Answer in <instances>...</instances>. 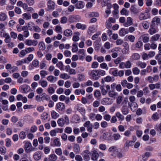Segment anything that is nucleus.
I'll use <instances>...</instances> for the list:
<instances>
[{"instance_id": "nucleus-1", "label": "nucleus", "mask_w": 161, "mask_h": 161, "mask_svg": "<svg viewBox=\"0 0 161 161\" xmlns=\"http://www.w3.org/2000/svg\"><path fill=\"white\" fill-rule=\"evenodd\" d=\"M89 75L92 77V78L94 80H97L100 77L98 75V70L93 69L88 73Z\"/></svg>"}, {"instance_id": "nucleus-2", "label": "nucleus", "mask_w": 161, "mask_h": 161, "mask_svg": "<svg viewBox=\"0 0 161 161\" xmlns=\"http://www.w3.org/2000/svg\"><path fill=\"white\" fill-rule=\"evenodd\" d=\"M80 20V17L79 15H70L69 16L68 20L69 22L74 23L79 21Z\"/></svg>"}, {"instance_id": "nucleus-3", "label": "nucleus", "mask_w": 161, "mask_h": 161, "mask_svg": "<svg viewBox=\"0 0 161 161\" xmlns=\"http://www.w3.org/2000/svg\"><path fill=\"white\" fill-rule=\"evenodd\" d=\"M25 151L28 153L34 151L35 148L32 147L31 144L30 142H27L25 145Z\"/></svg>"}, {"instance_id": "nucleus-4", "label": "nucleus", "mask_w": 161, "mask_h": 161, "mask_svg": "<svg viewBox=\"0 0 161 161\" xmlns=\"http://www.w3.org/2000/svg\"><path fill=\"white\" fill-rule=\"evenodd\" d=\"M25 44L29 46H36L38 44V42L36 40L27 39L26 40L25 42Z\"/></svg>"}, {"instance_id": "nucleus-5", "label": "nucleus", "mask_w": 161, "mask_h": 161, "mask_svg": "<svg viewBox=\"0 0 161 161\" xmlns=\"http://www.w3.org/2000/svg\"><path fill=\"white\" fill-rule=\"evenodd\" d=\"M150 15L147 12L141 13L139 16V19L141 20L146 19L149 18Z\"/></svg>"}, {"instance_id": "nucleus-6", "label": "nucleus", "mask_w": 161, "mask_h": 161, "mask_svg": "<svg viewBox=\"0 0 161 161\" xmlns=\"http://www.w3.org/2000/svg\"><path fill=\"white\" fill-rule=\"evenodd\" d=\"M112 99L108 97L103 98L101 101V103L104 105H109L112 103Z\"/></svg>"}, {"instance_id": "nucleus-7", "label": "nucleus", "mask_w": 161, "mask_h": 161, "mask_svg": "<svg viewBox=\"0 0 161 161\" xmlns=\"http://www.w3.org/2000/svg\"><path fill=\"white\" fill-rule=\"evenodd\" d=\"M83 125L85 127H86L87 130L88 132H91L92 131L93 125L92 124L90 123V122L89 121H87Z\"/></svg>"}, {"instance_id": "nucleus-8", "label": "nucleus", "mask_w": 161, "mask_h": 161, "mask_svg": "<svg viewBox=\"0 0 161 161\" xmlns=\"http://www.w3.org/2000/svg\"><path fill=\"white\" fill-rule=\"evenodd\" d=\"M84 160L86 161H88L90 159V152L88 150H85L83 152Z\"/></svg>"}, {"instance_id": "nucleus-9", "label": "nucleus", "mask_w": 161, "mask_h": 161, "mask_svg": "<svg viewBox=\"0 0 161 161\" xmlns=\"http://www.w3.org/2000/svg\"><path fill=\"white\" fill-rule=\"evenodd\" d=\"M133 24V20L130 17H128L127 18L126 21L124 23V25L126 27H128Z\"/></svg>"}, {"instance_id": "nucleus-10", "label": "nucleus", "mask_w": 161, "mask_h": 161, "mask_svg": "<svg viewBox=\"0 0 161 161\" xmlns=\"http://www.w3.org/2000/svg\"><path fill=\"white\" fill-rule=\"evenodd\" d=\"M140 38L144 42L146 43L149 41V37L148 34H144L141 36Z\"/></svg>"}, {"instance_id": "nucleus-11", "label": "nucleus", "mask_w": 161, "mask_h": 161, "mask_svg": "<svg viewBox=\"0 0 161 161\" xmlns=\"http://www.w3.org/2000/svg\"><path fill=\"white\" fill-rule=\"evenodd\" d=\"M43 96L40 97L38 95H36V100L37 102H40L42 100H44L46 99L47 100V95L45 93H43L42 94Z\"/></svg>"}, {"instance_id": "nucleus-12", "label": "nucleus", "mask_w": 161, "mask_h": 161, "mask_svg": "<svg viewBox=\"0 0 161 161\" xmlns=\"http://www.w3.org/2000/svg\"><path fill=\"white\" fill-rule=\"evenodd\" d=\"M61 145V143L58 138H56L53 141V143L51 146H56L59 147Z\"/></svg>"}, {"instance_id": "nucleus-13", "label": "nucleus", "mask_w": 161, "mask_h": 161, "mask_svg": "<svg viewBox=\"0 0 161 161\" xmlns=\"http://www.w3.org/2000/svg\"><path fill=\"white\" fill-rule=\"evenodd\" d=\"M57 109L59 111H62L65 108V105L64 103L59 102L56 105Z\"/></svg>"}, {"instance_id": "nucleus-14", "label": "nucleus", "mask_w": 161, "mask_h": 161, "mask_svg": "<svg viewBox=\"0 0 161 161\" xmlns=\"http://www.w3.org/2000/svg\"><path fill=\"white\" fill-rule=\"evenodd\" d=\"M121 111L123 114L125 115L127 114L129 112V109L126 105H124L122 106Z\"/></svg>"}, {"instance_id": "nucleus-15", "label": "nucleus", "mask_w": 161, "mask_h": 161, "mask_svg": "<svg viewBox=\"0 0 161 161\" xmlns=\"http://www.w3.org/2000/svg\"><path fill=\"white\" fill-rule=\"evenodd\" d=\"M42 157V153L40 152H37L35 153L33 157L34 159L36 160H38L41 159Z\"/></svg>"}, {"instance_id": "nucleus-16", "label": "nucleus", "mask_w": 161, "mask_h": 161, "mask_svg": "<svg viewBox=\"0 0 161 161\" xmlns=\"http://www.w3.org/2000/svg\"><path fill=\"white\" fill-rule=\"evenodd\" d=\"M73 149L75 153H78L80 150L79 145L77 144H74L73 145Z\"/></svg>"}, {"instance_id": "nucleus-17", "label": "nucleus", "mask_w": 161, "mask_h": 161, "mask_svg": "<svg viewBox=\"0 0 161 161\" xmlns=\"http://www.w3.org/2000/svg\"><path fill=\"white\" fill-rule=\"evenodd\" d=\"M48 8L49 10H53L54 9V3L51 0L48 1L47 3Z\"/></svg>"}, {"instance_id": "nucleus-18", "label": "nucleus", "mask_w": 161, "mask_h": 161, "mask_svg": "<svg viewBox=\"0 0 161 161\" xmlns=\"http://www.w3.org/2000/svg\"><path fill=\"white\" fill-rule=\"evenodd\" d=\"M99 154L96 151H93L92 153L91 158L93 160H97L98 158Z\"/></svg>"}, {"instance_id": "nucleus-19", "label": "nucleus", "mask_w": 161, "mask_h": 161, "mask_svg": "<svg viewBox=\"0 0 161 161\" xmlns=\"http://www.w3.org/2000/svg\"><path fill=\"white\" fill-rule=\"evenodd\" d=\"M128 31L125 29L122 28L119 31V34L121 36H124L126 34H128Z\"/></svg>"}, {"instance_id": "nucleus-20", "label": "nucleus", "mask_w": 161, "mask_h": 161, "mask_svg": "<svg viewBox=\"0 0 161 161\" xmlns=\"http://www.w3.org/2000/svg\"><path fill=\"white\" fill-rule=\"evenodd\" d=\"M38 47L41 50H44L46 49V46L43 42H41L39 43Z\"/></svg>"}, {"instance_id": "nucleus-21", "label": "nucleus", "mask_w": 161, "mask_h": 161, "mask_svg": "<svg viewBox=\"0 0 161 161\" xmlns=\"http://www.w3.org/2000/svg\"><path fill=\"white\" fill-rule=\"evenodd\" d=\"M160 35L158 34H156L153 36L151 38L150 42H152L154 41H157L159 38Z\"/></svg>"}, {"instance_id": "nucleus-22", "label": "nucleus", "mask_w": 161, "mask_h": 161, "mask_svg": "<svg viewBox=\"0 0 161 161\" xmlns=\"http://www.w3.org/2000/svg\"><path fill=\"white\" fill-rule=\"evenodd\" d=\"M134 142L132 141H127L124 145L125 148L128 149V147L133 145Z\"/></svg>"}, {"instance_id": "nucleus-23", "label": "nucleus", "mask_w": 161, "mask_h": 161, "mask_svg": "<svg viewBox=\"0 0 161 161\" xmlns=\"http://www.w3.org/2000/svg\"><path fill=\"white\" fill-rule=\"evenodd\" d=\"M130 9L131 12L134 14H136L139 13L138 10L134 5H132Z\"/></svg>"}, {"instance_id": "nucleus-24", "label": "nucleus", "mask_w": 161, "mask_h": 161, "mask_svg": "<svg viewBox=\"0 0 161 161\" xmlns=\"http://www.w3.org/2000/svg\"><path fill=\"white\" fill-rule=\"evenodd\" d=\"M115 115L119 120L123 121L124 119V117L123 115L119 112H117L115 114Z\"/></svg>"}, {"instance_id": "nucleus-25", "label": "nucleus", "mask_w": 161, "mask_h": 161, "mask_svg": "<svg viewBox=\"0 0 161 161\" xmlns=\"http://www.w3.org/2000/svg\"><path fill=\"white\" fill-rule=\"evenodd\" d=\"M39 83L42 87L44 88L47 87V82L44 80H40L39 82Z\"/></svg>"}, {"instance_id": "nucleus-26", "label": "nucleus", "mask_w": 161, "mask_h": 161, "mask_svg": "<svg viewBox=\"0 0 161 161\" xmlns=\"http://www.w3.org/2000/svg\"><path fill=\"white\" fill-rule=\"evenodd\" d=\"M64 35L67 36H69L72 35V32L70 29H67L64 32Z\"/></svg>"}, {"instance_id": "nucleus-27", "label": "nucleus", "mask_w": 161, "mask_h": 161, "mask_svg": "<svg viewBox=\"0 0 161 161\" xmlns=\"http://www.w3.org/2000/svg\"><path fill=\"white\" fill-rule=\"evenodd\" d=\"M84 7L83 2L81 1H79L76 4V7L78 9H82Z\"/></svg>"}, {"instance_id": "nucleus-28", "label": "nucleus", "mask_w": 161, "mask_h": 161, "mask_svg": "<svg viewBox=\"0 0 161 161\" xmlns=\"http://www.w3.org/2000/svg\"><path fill=\"white\" fill-rule=\"evenodd\" d=\"M51 115L52 118L53 119H56L59 116V114L54 110L52 111Z\"/></svg>"}, {"instance_id": "nucleus-29", "label": "nucleus", "mask_w": 161, "mask_h": 161, "mask_svg": "<svg viewBox=\"0 0 161 161\" xmlns=\"http://www.w3.org/2000/svg\"><path fill=\"white\" fill-rule=\"evenodd\" d=\"M76 28L79 29H81L82 30H85L86 29V26L85 25H82L80 23H77L76 25Z\"/></svg>"}, {"instance_id": "nucleus-30", "label": "nucleus", "mask_w": 161, "mask_h": 161, "mask_svg": "<svg viewBox=\"0 0 161 161\" xmlns=\"http://www.w3.org/2000/svg\"><path fill=\"white\" fill-rule=\"evenodd\" d=\"M57 123L60 126L62 127L64 125L65 120L63 118H60L58 120Z\"/></svg>"}, {"instance_id": "nucleus-31", "label": "nucleus", "mask_w": 161, "mask_h": 161, "mask_svg": "<svg viewBox=\"0 0 161 161\" xmlns=\"http://www.w3.org/2000/svg\"><path fill=\"white\" fill-rule=\"evenodd\" d=\"M143 27L144 29H147L149 26L150 23L147 21H144L142 24Z\"/></svg>"}, {"instance_id": "nucleus-32", "label": "nucleus", "mask_w": 161, "mask_h": 161, "mask_svg": "<svg viewBox=\"0 0 161 161\" xmlns=\"http://www.w3.org/2000/svg\"><path fill=\"white\" fill-rule=\"evenodd\" d=\"M7 18V15L4 13L0 14V20L2 21L5 20Z\"/></svg>"}, {"instance_id": "nucleus-33", "label": "nucleus", "mask_w": 161, "mask_h": 161, "mask_svg": "<svg viewBox=\"0 0 161 161\" xmlns=\"http://www.w3.org/2000/svg\"><path fill=\"white\" fill-rule=\"evenodd\" d=\"M137 65L138 66L140 67L142 69L145 68L147 65L146 63L140 61L138 62L137 63Z\"/></svg>"}, {"instance_id": "nucleus-34", "label": "nucleus", "mask_w": 161, "mask_h": 161, "mask_svg": "<svg viewBox=\"0 0 161 161\" xmlns=\"http://www.w3.org/2000/svg\"><path fill=\"white\" fill-rule=\"evenodd\" d=\"M149 33L151 35H153L157 32L156 29L153 27L151 26L148 31Z\"/></svg>"}, {"instance_id": "nucleus-35", "label": "nucleus", "mask_w": 161, "mask_h": 161, "mask_svg": "<svg viewBox=\"0 0 161 161\" xmlns=\"http://www.w3.org/2000/svg\"><path fill=\"white\" fill-rule=\"evenodd\" d=\"M140 56L137 53H134L131 56L132 58L134 60H137L140 58Z\"/></svg>"}, {"instance_id": "nucleus-36", "label": "nucleus", "mask_w": 161, "mask_h": 161, "mask_svg": "<svg viewBox=\"0 0 161 161\" xmlns=\"http://www.w3.org/2000/svg\"><path fill=\"white\" fill-rule=\"evenodd\" d=\"M40 74L41 78L42 79L45 78V77L48 74L47 72L44 70L41 71Z\"/></svg>"}, {"instance_id": "nucleus-37", "label": "nucleus", "mask_w": 161, "mask_h": 161, "mask_svg": "<svg viewBox=\"0 0 161 161\" xmlns=\"http://www.w3.org/2000/svg\"><path fill=\"white\" fill-rule=\"evenodd\" d=\"M48 93L49 94H53L55 92V90L52 87L49 86L47 89Z\"/></svg>"}, {"instance_id": "nucleus-38", "label": "nucleus", "mask_w": 161, "mask_h": 161, "mask_svg": "<svg viewBox=\"0 0 161 161\" xmlns=\"http://www.w3.org/2000/svg\"><path fill=\"white\" fill-rule=\"evenodd\" d=\"M12 142L11 139L8 138L5 140V145L7 147H10L11 146Z\"/></svg>"}, {"instance_id": "nucleus-39", "label": "nucleus", "mask_w": 161, "mask_h": 161, "mask_svg": "<svg viewBox=\"0 0 161 161\" xmlns=\"http://www.w3.org/2000/svg\"><path fill=\"white\" fill-rule=\"evenodd\" d=\"M159 118V114L156 112L153 114L152 116V118L154 120H157Z\"/></svg>"}, {"instance_id": "nucleus-40", "label": "nucleus", "mask_w": 161, "mask_h": 161, "mask_svg": "<svg viewBox=\"0 0 161 161\" xmlns=\"http://www.w3.org/2000/svg\"><path fill=\"white\" fill-rule=\"evenodd\" d=\"M60 77L61 78L64 79H69L70 78V76L66 73H63L61 74L60 75Z\"/></svg>"}, {"instance_id": "nucleus-41", "label": "nucleus", "mask_w": 161, "mask_h": 161, "mask_svg": "<svg viewBox=\"0 0 161 161\" xmlns=\"http://www.w3.org/2000/svg\"><path fill=\"white\" fill-rule=\"evenodd\" d=\"M73 47L72 51L73 52H75L77 51L78 50L77 43H74L72 45Z\"/></svg>"}, {"instance_id": "nucleus-42", "label": "nucleus", "mask_w": 161, "mask_h": 161, "mask_svg": "<svg viewBox=\"0 0 161 161\" xmlns=\"http://www.w3.org/2000/svg\"><path fill=\"white\" fill-rule=\"evenodd\" d=\"M49 159L51 161H55L57 159V156L55 154H51L49 156Z\"/></svg>"}, {"instance_id": "nucleus-43", "label": "nucleus", "mask_w": 161, "mask_h": 161, "mask_svg": "<svg viewBox=\"0 0 161 161\" xmlns=\"http://www.w3.org/2000/svg\"><path fill=\"white\" fill-rule=\"evenodd\" d=\"M118 93L113 90L110 91L108 92L109 96L111 97H114L117 95Z\"/></svg>"}, {"instance_id": "nucleus-44", "label": "nucleus", "mask_w": 161, "mask_h": 161, "mask_svg": "<svg viewBox=\"0 0 161 161\" xmlns=\"http://www.w3.org/2000/svg\"><path fill=\"white\" fill-rule=\"evenodd\" d=\"M29 88V86H28L26 85H23L22 86V90L24 93H26L28 92V89Z\"/></svg>"}, {"instance_id": "nucleus-45", "label": "nucleus", "mask_w": 161, "mask_h": 161, "mask_svg": "<svg viewBox=\"0 0 161 161\" xmlns=\"http://www.w3.org/2000/svg\"><path fill=\"white\" fill-rule=\"evenodd\" d=\"M132 72L135 75H138L140 72L139 69L137 67H135L133 69Z\"/></svg>"}, {"instance_id": "nucleus-46", "label": "nucleus", "mask_w": 161, "mask_h": 161, "mask_svg": "<svg viewBox=\"0 0 161 161\" xmlns=\"http://www.w3.org/2000/svg\"><path fill=\"white\" fill-rule=\"evenodd\" d=\"M100 89L101 90V92L102 95H105L107 93V91L104 88V86H101L100 87Z\"/></svg>"}, {"instance_id": "nucleus-47", "label": "nucleus", "mask_w": 161, "mask_h": 161, "mask_svg": "<svg viewBox=\"0 0 161 161\" xmlns=\"http://www.w3.org/2000/svg\"><path fill=\"white\" fill-rule=\"evenodd\" d=\"M89 16L90 17H98L99 15L98 13L97 12H90L89 14Z\"/></svg>"}, {"instance_id": "nucleus-48", "label": "nucleus", "mask_w": 161, "mask_h": 161, "mask_svg": "<svg viewBox=\"0 0 161 161\" xmlns=\"http://www.w3.org/2000/svg\"><path fill=\"white\" fill-rule=\"evenodd\" d=\"M95 31V28L94 26H90L88 30V33L89 34H91L94 32Z\"/></svg>"}, {"instance_id": "nucleus-49", "label": "nucleus", "mask_w": 161, "mask_h": 161, "mask_svg": "<svg viewBox=\"0 0 161 161\" xmlns=\"http://www.w3.org/2000/svg\"><path fill=\"white\" fill-rule=\"evenodd\" d=\"M23 18L26 20L30 19H31V15L30 14H28L27 13H25L22 15Z\"/></svg>"}, {"instance_id": "nucleus-50", "label": "nucleus", "mask_w": 161, "mask_h": 161, "mask_svg": "<svg viewBox=\"0 0 161 161\" xmlns=\"http://www.w3.org/2000/svg\"><path fill=\"white\" fill-rule=\"evenodd\" d=\"M128 11L125 8H123L120 11V13L122 15H127L128 14Z\"/></svg>"}, {"instance_id": "nucleus-51", "label": "nucleus", "mask_w": 161, "mask_h": 161, "mask_svg": "<svg viewBox=\"0 0 161 161\" xmlns=\"http://www.w3.org/2000/svg\"><path fill=\"white\" fill-rule=\"evenodd\" d=\"M32 28H33V30L36 32H40L41 31V29L38 26L34 25V26H33Z\"/></svg>"}, {"instance_id": "nucleus-52", "label": "nucleus", "mask_w": 161, "mask_h": 161, "mask_svg": "<svg viewBox=\"0 0 161 161\" xmlns=\"http://www.w3.org/2000/svg\"><path fill=\"white\" fill-rule=\"evenodd\" d=\"M6 152V149L4 147H0V153L2 155L5 154Z\"/></svg>"}, {"instance_id": "nucleus-53", "label": "nucleus", "mask_w": 161, "mask_h": 161, "mask_svg": "<svg viewBox=\"0 0 161 161\" xmlns=\"http://www.w3.org/2000/svg\"><path fill=\"white\" fill-rule=\"evenodd\" d=\"M117 150V147L115 146H113L111 147L108 149V151L110 152H114L116 151Z\"/></svg>"}, {"instance_id": "nucleus-54", "label": "nucleus", "mask_w": 161, "mask_h": 161, "mask_svg": "<svg viewBox=\"0 0 161 161\" xmlns=\"http://www.w3.org/2000/svg\"><path fill=\"white\" fill-rule=\"evenodd\" d=\"M67 17L63 16L61 18L60 22L62 24H65L67 23Z\"/></svg>"}, {"instance_id": "nucleus-55", "label": "nucleus", "mask_w": 161, "mask_h": 161, "mask_svg": "<svg viewBox=\"0 0 161 161\" xmlns=\"http://www.w3.org/2000/svg\"><path fill=\"white\" fill-rule=\"evenodd\" d=\"M56 66L59 68L60 70H62L63 69L64 65L62 62L61 61L57 63Z\"/></svg>"}, {"instance_id": "nucleus-56", "label": "nucleus", "mask_w": 161, "mask_h": 161, "mask_svg": "<svg viewBox=\"0 0 161 161\" xmlns=\"http://www.w3.org/2000/svg\"><path fill=\"white\" fill-rule=\"evenodd\" d=\"M55 79V80H56V78L54 77L52 75H50L47 77V80L51 82H53V81L54 80V79Z\"/></svg>"}, {"instance_id": "nucleus-57", "label": "nucleus", "mask_w": 161, "mask_h": 161, "mask_svg": "<svg viewBox=\"0 0 161 161\" xmlns=\"http://www.w3.org/2000/svg\"><path fill=\"white\" fill-rule=\"evenodd\" d=\"M113 137L115 140H117L120 138L121 136L119 133H116L114 134Z\"/></svg>"}, {"instance_id": "nucleus-58", "label": "nucleus", "mask_w": 161, "mask_h": 161, "mask_svg": "<svg viewBox=\"0 0 161 161\" xmlns=\"http://www.w3.org/2000/svg\"><path fill=\"white\" fill-rule=\"evenodd\" d=\"M55 152L58 155H61L62 154V150L61 148H59L55 149Z\"/></svg>"}, {"instance_id": "nucleus-59", "label": "nucleus", "mask_w": 161, "mask_h": 161, "mask_svg": "<svg viewBox=\"0 0 161 161\" xmlns=\"http://www.w3.org/2000/svg\"><path fill=\"white\" fill-rule=\"evenodd\" d=\"M39 62L37 59L34 60L32 62V65L35 67H37L39 65Z\"/></svg>"}, {"instance_id": "nucleus-60", "label": "nucleus", "mask_w": 161, "mask_h": 161, "mask_svg": "<svg viewBox=\"0 0 161 161\" xmlns=\"http://www.w3.org/2000/svg\"><path fill=\"white\" fill-rule=\"evenodd\" d=\"M10 35L11 37L14 39H16L17 36V34L14 31L11 32L10 33Z\"/></svg>"}, {"instance_id": "nucleus-61", "label": "nucleus", "mask_w": 161, "mask_h": 161, "mask_svg": "<svg viewBox=\"0 0 161 161\" xmlns=\"http://www.w3.org/2000/svg\"><path fill=\"white\" fill-rule=\"evenodd\" d=\"M26 2L29 6L33 5L35 3L34 0H26Z\"/></svg>"}, {"instance_id": "nucleus-62", "label": "nucleus", "mask_w": 161, "mask_h": 161, "mask_svg": "<svg viewBox=\"0 0 161 161\" xmlns=\"http://www.w3.org/2000/svg\"><path fill=\"white\" fill-rule=\"evenodd\" d=\"M153 82H157L158 81L159 79V76L158 75H156L152 77Z\"/></svg>"}, {"instance_id": "nucleus-63", "label": "nucleus", "mask_w": 161, "mask_h": 161, "mask_svg": "<svg viewBox=\"0 0 161 161\" xmlns=\"http://www.w3.org/2000/svg\"><path fill=\"white\" fill-rule=\"evenodd\" d=\"M72 131V128L71 127H66L64 130V132L68 134L71 133Z\"/></svg>"}, {"instance_id": "nucleus-64", "label": "nucleus", "mask_w": 161, "mask_h": 161, "mask_svg": "<svg viewBox=\"0 0 161 161\" xmlns=\"http://www.w3.org/2000/svg\"><path fill=\"white\" fill-rule=\"evenodd\" d=\"M94 96L96 97H98L101 96V93L99 91L96 90L94 92Z\"/></svg>"}]
</instances>
